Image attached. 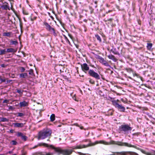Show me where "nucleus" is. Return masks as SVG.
<instances>
[{
    "label": "nucleus",
    "instance_id": "obj_31",
    "mask_svg": "<svg viewBox=\"0 0 155 155\" xmlns=\"http://www.w3.org/2000/svg\"><path fill=\"white\" fill-rule=\"evenodd\" d=\"M11 144L12 145H16L17 144V142L16 141L13 140L11 142Z\"/></svg>",
    "mask_w": 155,
    "mask_h": 155
},
{
    "label": "nucleus",
    "instance_id": "obj_61",
    "mask_svg": "<svg viewBox=\"0 0 155 155\" xmlns=\"http://www.w3.org/2000/svg\"><path fill=\"white\" fill-rule=\"evenodd\" d=\"M59 70H60V71H61V69H59Z\"/></svg>",
    "mask_w": 155,
    "mask_h": 155
},
{
    "label": "nucleus",
    "instance_id": "obj_60",
    "mask_svg": "<svg viewBox=\"0 0 155 155\" xmlns=\"http://www.w3.org/2000/svg\"><path fill=\"white\" fill-rule=\"evenodd\" d=\"M95 3H96V4H97V1H95Z\"/></svg>",
    "mask_w": 155,
    "mask_h": 155
},
{
    "label": "nucleus",
    "instance_id": "obj_34",
    "mask_svg": "<svg viewBox=\"0 0 155 155\" xmlns=\"http://www.w3.org/2000/svg\"><path fill=\"white\" fill-rule=\"evenodd\" d=\"M23 125V124L21 123H16L14 124V126H21Z\"/></svg>",
    "mask_w": 155,
    "mask_h": 155
},
{
    "label": "nucleus",
    "instance_id": "obj_17",
    "mask_svg": "<svg viewBox=\"0 0 155 155\" xmlns=\"http://www.w3.org/2000/svg\"><path fill=\"white\" fill-rule=\"evenodd\" d=\"M152 46V44L151 43H147V48L148 50H150Z\"/></svg>",
    "mask_w": 155,
    "mask_h": 155
},
{
    "label": "nucleus",
    "instance_id": "obj_4",
    "mask_svg": "<svg viewBox=\"0 0 155 155\" xmlns=\"http://www.w3.org/2000/svg\"><path fill=\"white\" fill-rule=\"evenodd\" d=\"M50 147L54 149L55 151L58 153V154L69 155L71 154L72 152V150H63L59 147L55 148L53 147L52 145H50Z\"/></svg>",
    "mask_w": 155,
    "mask_h": 155
},
{
    "label": "nucleus",
    "instance_id": "obj_48",
    "mask_svg": "<svg viewBox=\"0 0 155 155\" xmlns=\"http://www.w3.org/2000/svg\"><path fill=\"white\" fill-rule=\"evenodd\" d=\"M13 109H14V108H13V107L12 106H10L9 107V109L10 110H12Z\"/></svg>",
    "mask_w": 155,
    "mask_h": 155
},
{
    "label": "nucleus",
    "instance_id": "obj_52",
    "mask_svg": "<svg viewBox=\"0 0 155 155\" xmlns=\"http://www.w3.org/2000/svg\"><path fill=\"white\" fill-rule=\"evenodd\" d=\"M47 155H52V153H48L47 154Z\"/></svg>",
    "mask_w": 155,
    "mask_h": 155
},
{
    "label": "nucleus",
    "instance_id": "obj_40",
    "mask_svg": "<svg viewBox=\"0 0 155 155\" xmlns=\"http://www.w3.org/2000/svg\"><path fill=\"white\" fill-rule=\"evenodd\" d=\"M20 70L21 71V72H24L25 70V69L23 67H21L20 68Z\"/></svg>",
    "mask_w": 155,
    "mask_h": 155
},
{
    "label": "nucleus",
    "instance_id": "obj_62",
    "mask_svg": "<svg viewBox=\"0 0 155 155\" xmlns=\"http://www.w3.org/2000/svg\"><path fill=\"white\" fill-rule=\"evenodd\" d=\"M0 155H4V154H0Z\"/></svg>",
    "mask_w": 155,
    "mask_h": 155
},
{
    "label": "nucleus",
    "instance_id": "obj_42",
    "mask_svg": "<svg viewBox=\"0 0 155 155\" xmlns=\"http://www.w3.org/2000/svg\"><path fill=\"white\" fill-rule=\"evenodd\" d=\"M40 36L41 37H46L48 36L46 35H45V34H40Z\"/></svg>",
    "mask_w": 155,
    "mask_h": 155
},
{
    "label": "nucleus",
    "instance_id": "obj_21",
    "mask_svg": "<svg viewBox=\"0 0 155 155\" xmlns=\"http://www.w3.org/2000/svg\"><path fill=\"white\" fill-rule=\"evenodd\" d=\"M6 51L7 52H14L15 51L14 48H9L7 49V51Z\"/></svg>",
    "mask_w": 155,
    "mask_h": 155
},
{
    "label": "nucleus",
    "instance_id": "obj_44",
    "mask_svg": "<svg viewBox=\"0 0 155 155\" xmlns=\"http://www.w3.org/2000/svg\"><path fill=\"white\" fill-rule=\"evenodd\" d=\"M0 76V80H1L2 82H5V81H6L5 79H3L2 78L1 76Z\"/></svg>",
    "mask_w": 155,
    "mask_h": 155
},
{
    "label": "nucleus",
    "instance_id": "obj_32",
    "mask_svg": "<svg viewBox=\"0 0 155 155\" xmlns=\"http://www.w3.org/2000/svg\"><path fill=\"white\" fill-rule=\"evenodd\" d=\"M11 43L12 44L16 45L18 44V42L16 41H11Z\"/></svg>",
    "mask_w": 155,
    "mask_h": 155
},
{
    "label": "nucleus",
    "instance_id": "obj_5",
    "mask_svg": "<svg viewBox=\"0 0 155 155\" xmlns=\"http://www.w3.org/2000/svg\"><path fill=\"white\" fill-rule=\"evenodd\" d=\"M43 23L45 26L46 29L50 32L51 35H52L55 36H57V31L54 28L52 27L46 22H44Z\"/></svg>",
    "mask_w": 155,
    "mask_h": 155
},
{
    "label": "nucleus",
    "instance_id": "obj_16",
    "mask_svg": "<svg viewBox=\"0 0 155 155\" xmlns=\"http://www.w3.org/2000/svg\"><path fill=\"white\" fill-rule=\"evenodd\" d=\"M51 121H53L55 119V115L54 114H52L50 117Z\"/></svg>",
    "mask_w": 155,
    "mask_h": 155
},
{
    "label": "nucleus",
    "instance_id": "obj_30",
    "mask_svg": "<svg viewBox=\"0 0 155 155\" xmlns=\"http://www.w3.org/2000/svg\"><path fill=\"white\" fill-rule=\"evenodd\" d=\"M17 135L18 137H21V138L22 137V136H23L24 135L21 132H18L17 133Z\"/></svg>",
    "mask_w": 155,
    "mask_h": 155
},
{
    "label": "nucleus",
    "instance_id": "obj_8",
    "mask_svg": "<svg viewBox=\"0 0 155 155\" xmlns=\"http://www.w3.org/2000/svg\"><path fill=\"white\" fill-rule=\"evenodd\" d=\"M120 129V131H123L125 132H127L131 130L132 129L130 127H121Z\"/></svg>",
    "mask_w": 155,
    "mask_h": 155
},
{
    "label": "nucleus",
    "instance_id": "obj_18",
    "mask_svg": "<svg viewBox=\"0 0 155 155\" xmlns=\"http://www.w3.org/2000/svg\"><path fill=\"white\" fill-rule=\"evenodd\" d=\"M16 92L19 94L21 96L23 94V92L24 91L21 89H17L16 90Z\"/></svg>",
    "mask_w": 155,
    "mask_h": 155
},
{
    "label": "nucleus",
    "instance_id": "obj_41",
    "mask_svg": "<svg viewBox=\"0 0 155 155\" xmlns=\"http://www.w3.org/2000/svg\"><path fill=\"white\" fill-rule=\"evenodd\" d=\"M149 155H155V151H153L151 153H150Z\"/></svg>",
    "mask_w": 155,
    "mask_h": 155
},
{
    "label": "nucleus",
    "instance_id": "obj_2",
    "mask_svg": "<svg viewBox=\"0 0 155 155\" xmlns=\"http://www.w3.org/2000/svg\"><path fill=\"white\" fill-rule=\"evenodd\" d=\"M98 143H102L105 145H110L111 144H117L120 146H123L128 147H132L136 149H137V146L132 145L131 144L126 142L122 143L121 144H118V143H121V142L119 141H115L113 140H111L109 142H107L103 140H101L97 142Z\"/></svg>",
    "mask_w": 155,
    "mask_h": 155
},
{
    "label": "nucleus",
    "instance_id": "obj_10",
    "mask_svg": "<svg viewBox=\"0 0 155 155\" xmlns=\"http://www.w3.org/2000/svg\"><path fill=\"white\" fill-rule=\"evenodd\" d=\"M5 4L2 5L1 6V8L3 10H7L8 9L10 10L9 6L8 5V4L7 3H5Z\"/></svg>",
    "mask_w": 155,
    "mask_h": 155
},
{
    "label": "nucleus",
    "instance_id": "obj_58",
    "mask_svg": "<svg viewBox=\"0 0 155 155\" xmlns=\"http://www.w3.org/2000/svg\"><path fill=\"white\" fill-rule=\"evenodd\" d=\"M8 153H9V154H11L12 153V152L11 151H9L8 152Z\"/></svg>",
    "mask_w": 155,
    "mask_h": 155
},
{
    "label": "nucleus",
    "instance_id": "obj_33",
    "mask_svg": "<svg viewBox=\"0 0 155 155\" xmlns=\"http://www.w3.org/2000/svg\"><path fill=\"white\" fill-rule=\"evenodd\" d=\"M144 154H146L147 155H150V153H147L145 151H144V150L141 149L140 150Z\"/></svg>",
    "mask_w": 155,
    "mask_h": 155
},
{
    "label": "nucleus",
    "instance_id": "obj_15",
    "mask_svg": "<svg viewBox=\"0 0 155 155\" xmlns=\"http://www.w3.org/2000/svg\"><path fill=\"white\" fill-rule=\"evenodd\" d=\"M28 76V74L27 73H23L19 74V77L20 78H25L26 77Z\"/></svg>",
    "mask_w": 155,
    "mask_h": 155
},
{
    "label": "nucleus",
    "instance_id": "obj_59",
    "mask_svg": "<svg viewBox=\"0 0 155 155\" xmlns=\"http://www.w3.org/2000/svg\"><path fill=\"white\" fill-rule=\"evenodd\" d=\"M11 81H10V80H9V81H7V82H10Z\"/></svg>",
    "mask_w": 155,
    "mask_h": 155
},
{
    "label": "nucleus",
    "instance_id": "obj_19",
    "mask_svg": "<svg viewBox=\"0 0 155 155\" xmlns=\"http://www.w3.org/2000/svg\"><path fill=\"white\" fill-rule=\"evenodd\" d=\"M6 51L5 49L0 50V55H2L5 54Z\"/></svg>",
    "mask_w": 155,
    "mask_h": 155
},
{
    "label": "nucleus",
    "instance_id": "obj_3",
    "mask_svg": "<svg viewBox=\"0 0 155 155\" xmlns=\"http://www.w3.org/2000/svg\"><path fill=\"white\" fill-rule=\"evenodd\" d=\"M51 133L52 131L49 128L44 129L38 133V140L44 139L50 136Z\"/></svg>",
    "mask_w": 155,
    "mask_h": 155
},
{
    "label": "nucleus",
    "instance_id": "obj_12",
    "mask_svg": "<svg viewBox=\"0 0 155 155\" xmlns=\"http://www.w3.org/2000/svg\"><path fill=\"white\" fill-rule=\"evenodd\" d=\"M110 51L114 54L120 55L119 53L116 50L115 48H113L110 50Z\"/></svg>",
    "mask_w": 155,
    "mask_h": 155
},
{
    "label": "nucleus",
    "instance_id": "obj_46",
    "mask_svg": "<svg viewBox=\"0 0 155 155\" xmlns=\"http://www.w3.org/2000/svg\"><path fill=\"white\" fill-rule=\"evenodd\" d=\"M1 67L3 68H5L7 66V65H5V64H3L1 65Z\"/></svg>",
    "mask_w": 155,
    "mask_h": 155
},
{
    "label": "nucleus",
    "instance_id": "obj_57",
    "mask_svg": "<svg viewBox=\"0 0 155 155\" xmlns=\"http://www.w3.org/2000/svg\"><path fill=\"white\" fill-rule=\"evenodd\" d=\"M121 101L123 102H124L125 101H124V99H121Z\"/></svg>",
    "mask_w": 155,
    "mask_h": 155
},
{
    "label": "nucleus",
    "instance_id": "obj_54",
    "mask_svg": "<svg viewBox=\"0 0 155 155\" xmlns=\"http://www.w3.org/2000/svg\"><path fill=\"white\" fill-rule=\"evenodd\" d=\"M10 132L12 133H13L14 131L13 130H10Z\"/></svg>",
    "mask_w": 155,
    "mask_h": 155
},
{
    "label": "nucleus",
    "instance_id": "obj_25",
    "mask_svg": "<svg viewBox=\"0 0 155 155\" xmlns=\"http://www.w3.org/2000/svg\"><path fill=\"white\" fill-rule=\"evenodd\" d=\"M113 19L112 18H110L107 20H106L105 19H104L103 20L105 22H106L107 21H109L110 23H111L112 21L113 20Z\"/></svg>",
    "mask_w": 155,
    "mask_h": 155
},
{
    "label": "nucleus",
    "instance_id": "obj_35",
    "mask_svg": "<svg viewBox=\"0 0 155 155\" xmlns=\"http://www.w3.org/2000/svg\"><path fill=\"white\" fill-rule=\"evenodd\" d=\"M29 74L30 75H33V70L32 69H31L29 70Z\"/></svg>",
    "mask_w": 155,
    "mask_h": 155
},
{
    "label": "nucleus",
    "instance_id": "obj_64",
    "mask_svg": "<svg viewBox=\"0 0 155 155\" xmlns=\"http://www.w3.org/2000/svg\"><path fill=\"white\" fill-rule=\"evenodd\" d=\"M90 108H91V109H92V108L91 107H90Z\"/></svg>",
    "mask_w": 155,
    "mask_h": 155
},
{
    "label": "nucleus",
    "instance_id": "obj_36",
    "mask_svg": "<svg viewBox=\"0 0 155 155\" xmlns=\"http://www.w3.org/2000/svg\"><path fill=\"white\" fill-rule=\"evenodd\" d=\"M64 37L66 40L68 42L69 44H70V42L67 38V37L65 35H64Z\"/></svg>",
    "mask_w": 155,
    "mask_h": 155
},
{
    "label": "nucleus",
    "instance_id": "obj_29",
    "mask_svg": "<svg viewBox=\"0 0 155 155\" xmlns=\"http://www.w3.org/2000/svg\"><path fill=\"white\" fill-rule=\"evenodd\" d=\"M17 135L18 137H21V138L22 137V136H23L24 135L21 132H18L17 133Z\"/></svg>",
    "mask_w": 155,
    "mask_h": 155
},
{
    "label": "nucleus",
    "instance_id": "obj_53",
    "mask_svg": "<svg viewBox=\"0 0 155 155\" xmlns=\"http://www.w3.org/2000/svg\"><path fill=\"white\" fill-rule=\"evenodd\" d=\"M69 36L71 38V39L72 38V37L71 35L69 34Z\"/></svg>",
    "mask_w": 155,
    "mask_h": 155
},
{
    "label": "nucleus",
    "instance_id": "obj_9",
    "mask_svg": "<svg viewBox=\"0 0 155 155\" xmlns=\"http://www.w3.org/2000/svg\"><path fill=\"white\" fill-rule=\"evenodd\" d=\"M42 146L46 147H48L49 146L48 144L47 143H38L37 145L35 146L34 147L32 148V149H35L38 146Z\"/></svg>",
    "mask_w": 155,
    "mask_h": 155
},
{
    "label": "nucleus",
    "instance_id": "obj_11",
    "mask_svg": "<svg viewBox=\"0 0 155 155\" xmlns=\"http://www.w3.org/2000/svg\"><path fill=\"white\" fill-rule=\"evenodd\" d=\"M19 104L21 107H27L28 105V102L25 101L20 102Z\"/></svg>",
    "mask_w": 155,
    "mask_h": 155
},
{
    "label": "nucleus",
    "instance_id": "obj_1",
    "mask_svg": "<svg viewBox=\"0 0 155 155\" xmlns=\"http://www.w3.org/2000/svg\"><path fill=\"white\" fill-rule=\"evenodd\" d=\"M81 69L83 71L85 74H87L90 76L93 77L96 79L99 80L100 79L99 75L98 73L94 71L92 69H90L88 64L84 63L81 64Z\"/></svg>",
    "mask_w": 155,
    "mask_h": 155
},
{
    "label": "nucleus",
    "instance_id": "obj_24",
    "mask_svg": "<svg viewBox=\"0 0 155 155\" xmlns=\"http://www.w3.org/2000/svg\"><path fill=\"white\" fill-rule=\"evenodd\" d=\"M125 70H126L127 72L129 73H130L133 71L132 69L130 68H126L125 69Z\"/></svg>",
    "mask_w": 155,
    "mask_h": 155
},
{
    "label": "nucleus",
    "instance_id": "obj_14",
    "mask_svg": "<svg viewBox=\"0 0 155 155\" xmlns=\"http://www.w3.org/2000/svg\"><path fill=\"white\" fill-rule=\"evenodd\" d=\"M86 147V146L85 145H79L75 147L73 149H81L83 148Z\"/></svg>",
    "mask_w": 155,
    "mask_h": 155
},
{
    "label": "nucleus",
    "instance_id": "obj_27",
    "mask_svg": "<svg viewBox=\"0 0 155 155\" xmlns=\"http://www.w3.org/2000/svg\"><path fill=\"white\" fill-rule=\"evenodd\" d=\"M89 82L91 84H95V81L93 79L89 78Z\"/></svg>",
    "mask_w": 155,
    "mask_h": 155
},
{
    "label": "nucleus",
    "instance_id": "obj_39",
    "mask_svg": "<svg viewBox=\"0 0 155 155\" xmlns=\"http://www.w3.org/2000/svg\"><path fill=\"white\" fill-rule=\"evenodd\" d=\"M130 155H138V154L134 152H130Z\"/></svg>",
    "mask_w": 155,
    "mask_h": 155
},
{
    "label": "nucleus",
    "instance_id": "obj_28",
    "mask_svg": "<svg viewBox=\"0 0 155 155\" xmlns=\"http://www.w3.org/2000/svg\"><path fill=\"white\" fill-rule=\"evenodd\" d=\"M17 135L18 137H21V138L22 137V136H23L24 135L21 132H18L17 133Z\"/></svg>",
    "mask_w": 155,
    "mask_h": 155
},
{
    "label": "nucleus",
    "instance_id": "obj_51",
    "mask_svg": "<svg viewBox=\"0 0 155 155\" xmlns=\"http://www.w3.org/2000/svg\"><path fill=\"white\" fill-rule=\"evenodd\" d=\"M90 66H91V67H92V68H95V67L94 66V65L91 64L90 65Z\"/></svg>",
    "mask_w": 155,
    "mask_h": 155
},
{
    "label": "nucleus",
    "instance_id": "obj_37",
    "mask_svg": "<svg viewBox=\"0 0 155 155\" xmlns=\"http://www.w3.org/2000/svg\"><path fill=\"white\" fill-rule=\"evenodd\" d=\"M21 138L22 140H24L25 141H26L27 139V137L26 136L24 135Z\"/></svg>",
    "mask_w": 155,
    "mask_h": 155
},
{
    "label": "nucleus",
    "instance_id": "obj_56",
    "mask_svg": "<svg viewBox=\"0 0 155 155\" xmlns=\"http://www.w3.org/2000/svg\"><path fill=\"white\" fill-rule=\"evenodd\" d=\"M35 18H33H33H31V21H33L34 20H35Z\"/></svg>",
    "mask_w": 155,
    "mask_h": 155
},
{
    "label": "nucleus",
    "instance_id": "obj_63",
    "mask_svg": "<svg viewBox=\"0 0 155 155\" xmlns=\"http://www.w3.org/2000/svg\"><path fill=\"white\" fill-rule=\"evenodd\" d=\"M58 66H56V68H58Z\"/></svg>",
    "mask_w": 155,
    "mask_h": 155
},
{
    "label": "nucleus",
    "instance_id": "obj_50",
    "mask_svg": "<svg viewBox=\"0 0 155 155\" xmlns=\"http://www.w3.org/2000/svg\"><path fill=\"white\" fill-rule=\"evenodd\" d=\"M112 11V10H109V11H107V12H106V14H108V13H109V12H111Z\"/></svg>",
    "mask_w": 155,
    "mask_h": 155
},
{
    "label": "nucleus",
    "instance_id": "obj_7",
    "mask_svg": "<svg viewBox=\"0 0 155 155\" xmlns=\"http://www.w3.org/2000/svg\"><path fill=\"white\" fill-rule=\"evenodd\" d=\"M99 61L102 64L106 66H109L108 62L105 61L104 59L102 57H99L98 58Z\"/></svg>",
    "mask_w": 155,
    "mask_h": 155
},
{
    "label": "nucleus",
    "instance_id": "obj_13",
    "mask_svg": "<svg viewBox=\"0 0 155 155\" xmlns=\"http://www.w3.org/2000/svg\"><path fill=\"white\" fill-rule=\"evenodd\" d=\"M12 35V33L11 32H4L3 33V35L4 36H7L9 37H11V35Z\"/></svg>",
    "mask_w": 155,
    "mask_h": 155
},
{
    "label": "nucleus",
    "instance_id": "obj_45",
    "mask_svg": "<svg viewBox=\"0 0 155 155\" xmlns=\"http://www.w3.org/2000/svg\"><path fill=\"white\" fill-rule=\"evenodd\" d=\"M23 13L24 15H28V13L27 12H26L25 11L23 10Z\"/></svg>",
    "mask_w": 155,
    "mask_h": 155
},
{
    "label": "nucleus",
    "instance_id": "obj_6",
    "mask_svg": "<svg viewBox=\"0 0 155 155\" xmlns=\"http://www.w3.org/2000/svg\"><path fill=\"white\" fill-rule=\"evenodd\" d=\"M114 106L121 112H124L125 111V107H123L121 104L114 103Z\"/></svg>",
    "mask_w": 155,
    "mask_h": 155
},
{
    "label": "nucleus",
    "instance_id": "obj_22",
    "mask_svg": "<svg viewBox=\"0 0 155 155\" xmlns=\"http://www.w3.org/2000/svg\"><path fill=\"white\" fill-rule=\"evenodd\" d=\"M95 37L97 38V40H98L99 42H101L102 41V40L100 37L97 34H96L95 35Z\"/></svg>",
    "mask_w": 155,
    "mask_h": 155
},
{
    "label": "nucleus",
    "instance_id": "obj_20",
    "mask_svg": "<svg viewBox=\"0 0 155 155\" xmlns=\"http://www.w3.org/2000/svg\"><path fill=\"white\" fill-rule=\"evenodd\" d=\"M108 57L110 59H112L113 60H115L116 59L115 56L112 54L108 55Z\"/></svg>",
    "mask_w": 155,
    "mask_h": 155
},
{
    "label": "nucleus",
    "instance_id": "obj_43",
    "mask_svg": "<svg viewBox=\"0 0 155 155\" xmlns=\"http://www.w3.org/2000/svg\"><path fill=\"white\" fill-rule=\"evenodd\" d=\"M9 102V100H8L5 99V100L3 101V103H8Z\"/></svg>",
    "mask_w": 155,
    "mask_h": 155
},
{
    "label": "nucleus",
    "instance_id": "obj_38",
    "mask_svg": "<svg viewBox=\"0 0 155 155\" xmlns=\"http://www.w3.org/2000/svg\"><path fill=\"white\" fill-rule=\"evenodd\" d=\"M24 115L23 113H18V116L19 117H22Z\"/></svg>",
    "mask_w": 155,
    "mask_h": 155
},
{
    "label": "nucleus",
    "instance_id": "obj_23",
    "mask_svg": "<svg viewBox=\"0 0 155 155\" xmlns=\"http://www.w3.org/2000/svg\"><path fill=\"white\" fill-rule=\"evenodd\" d=\"M120 101L118 99L116 100H114L112 101V104L114 106V103L120 104Z\"/></svg>",
    "mask_w": 155,
    "mask_h": 155
},
{
    "label": "nucleus",
    "instance_id": "obj_49",
    "mask_svg": "<svg viewBox=\"0 0 155 155\" xmlns=\"http://www.w3.org/2000/svg\"><path fill=\"white\" fill-rule=\"evenodd\" d=\"M80 127V129L81 130H82V129H84L85 130H86L85 129H84V127Z\"/></svg>",
    "mask_w": 155,
    "mask_h": 155
},
{
    "label": "nucleus",
    "instance_id": "obj_47",
    "mask_svg": "<svg viewBox=\"0 0 155 155\" xmlns=\"http://www.w3.org/2000/svg\"><path fill=\"white\" fill-rule=\"evenodd\" d=\"M78 153L80 155H86V154L84 153L80 152H78Z\"/></svg>",
    "mask_w": 155,
    "mask_h": 155
},
{
    "label": "nucleus",
    "instance_id": "obj_55",
    "mask_svg": "<svg viewBox=\"0 0 155 155\" xmlns=\"http://www.w3.org/2000/svg\"><path fill=\"white\" fill-rule=\"evenodd\" d=\"M74 125H76V126H79V124H78L77 123H75L74 124Z\"/></svg>",
    "mask_w": 155,
    "mask_h": 155
},
{
    "label": "nucleus",
    "instance_id": "obj_26",
    "mask_svg": "<svg viewBox=\"0 0 155 155\" xmlns=\"http://www.w3.org/2000/svg\"><path fill=\"white\" fill-rule=\"evenodd\" d=\"M1 121H2V122H7V121H8V119L6 118H4V117L1 118Z\"/></svg>",
    "mask_w": 155,
    "mask_h": 155
}]
</instances>
